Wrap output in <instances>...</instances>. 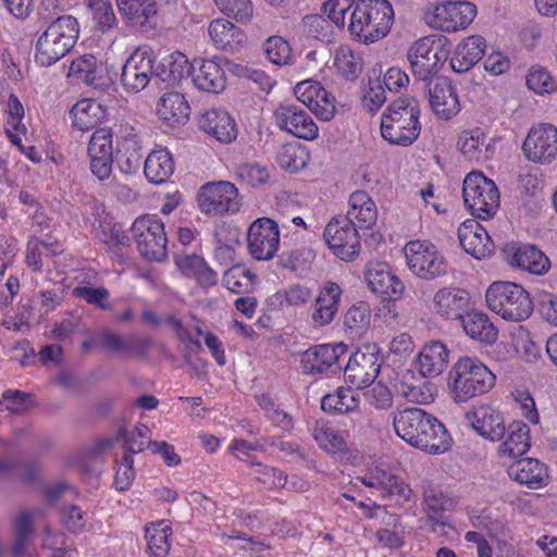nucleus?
<instances>
[{
  "mask_svg": "<svg viewBox=\"0 0 557 557\" xmlns=\"http://www.w3.org/2000/svg\"><path fill=\"white\" fill-rule=\"evenodd\" d=\"M475 14V5L471 2L448 1L425 9L423 20L434 29L450 33L465 29L473 21Z\"/></svg>",
  "mask_w": 557,
  "mask_h": 557,
  "instance_id": "nucleus-10",
  "label": "nucleus"
},
{
  "mask_svg": "<svg viewBox=\"0 0 557 557\" xmlns=\"http://www.w3.org/2000/svg\"><path fill=\"white\" fill-rule=\"evenodd\" d=\"M247 246L250 256L257 261L274 258L280 246L278 224L270 218L255 220L247 233Z\"/></svg>",
  "mask_w": 557,
  "mask_h": 557,
  "instance_id": "nucleus-15",
  "label": "nucleus"
},
{
  "mask_svg": "<svg viewBox=\"0 0 557 557\" xmlns=\"http://www.w3.org/2000/svg\"><path fill=\"white\" fill-rule=\"evenodd\" d=\"M460 321L471 338L485 344H492L497 339V329L486 314L476 311L466 312Z\"/></svg>",
  "mask_w": 557,
  "mask_h": 557,
  "instance_id": "nucleus-43",
  "label": "nucleus"
},
{
  "mask_svg": "<svg viewBox=\"0 0 557 557\" xmlns=\"http://www.w3.org/2000/svg\"><path fill=\"white\" fill-rule=\"evenodd\" d=\"M15 543L13 554L20 556L26 545L28 536L33 532V513L29 510L20 511L14 521Z\"/></svg>",
  "mask_w": 557,
  "mask_h": 557,
  "instance_id": "nucleus-59",
  "label": "nucleus"
},
{
  "mask_svg": "<svg viewBox=\"0 0 557 557\" xmlns=\"http://www.w3.org/2000/svg\"><path fill=\"white\" fill-rule=\"evenodd\" d=\"M382 495L384 497H395L398 503H406L410 500L412 490L399 478L386 474L384 476Z\"/></svg>",
  "mask_w": 557,
  "mask_h": 557,
  "instance_id": "nucleus-64",
  "label": "nucleus"
},
{
  "mask_svg": "<svg viewBox=\"0 0 557 557\" xmlns=\"http://www.w3.org/2000/svg\"><path fill=\"white\" fill-rule=\"evenodd\" d=\"M485 49L486 42L482 36L467 37L455 49L450 60L451 69L457 73L469 71L482 59Z\"/></svg>",
  "mask_w": 557,
  "mask_h": 557,
  "instance_id": "nucleus-35",
  "label": "nucleus"
},
{
  "mask_svg": "<svg viewBox=\"0 0 557 557\" xmlns=\"http://www.w3.org/2000/svg\"><path fill=\"white\" fill-rule=\"evenodd\" d=\"M469 302V293L457 287H443L433 297L434 311L445 320H460Z\"/></svg>",
  "mask_w": 557,
  "mask_h": 557,
  "instance_id": "nucleus-26",
  "label": "nucleus"
},
{
  "mask_svg": "<svg viewBox=\"0 0 557 557\" xmlns=\"http://www.w3.org/2000/svg\"><path fill=\"white\" fill-rule=\"evenodd\" d=\"M371 311L367 304L351 306L344 315V325L352 336H360L370 325Z\"/></svg>",
  "mask_w": 557,
  "mask_h": 557,
  "instance_id": "nucleus-55",
  "label": "nucleus"
},
{
  "mask_svg": "<svg viewBox=\"0 0 557 557\" xmlns=\"http://www.w3.org/2000/svg\"><path fill=\"white\" fill-rule=\"evenodd\" d=\"M449 351L440 341L425 344L418 356V364L423 376H436L448 364Z\"/></svg>",
  "mask_w": 557,
  "mask_h": 557,
  "instance_id": "nucleus-38",
  "label": "nucleus"
},
{
  "mask_svg": "<svg viewBox=\"0 0 557 557\" xmlns=\"http://www.w3.org/2000/svg\"><path fill=\"white\" fill-rule=\"evenodd\" d=\"M442 46L441 37L425 36L409 48L407 59L417 78L426 79L437 72L438 63L445 57Z\"/></svg>",
  "mask_w": 557,
  "mask_h": 557,
  "instance_id": "nucleus-16",
  "label": "nucleus"
},
{
  "mask_svg": "<svg viewBox=\"0 0 557 557\" xmlns=\"http://www.w3.org/2000/svg\"><path fill=\"white\" fill-rule=\"evenodd\" d=\"M342 288L334 282H327L315 298L312 320L317 326L330 324L339 308Z\"/></svg>",
  "mask_w": 557,
  "mask_h": 557,
  "instance_id": "nucleus-33",
  "label": "nucleus"
},
{
  "mask_svg": "<svg viewBox=\"0 0 557 557\" xmlns=\"http://www.w3.org/2000/svg\"><path fill=\"white\" fill-rule=\"evenodd\" d=\"M508 475L516 482L530 488H540L547 479L546 468L539 460L523 458L508 467Z\"/></svg>",
  "mask_w": 557,
  "mask_h": 557,
  "instance_id": "nucleus-36",
  "label": "nucleus"
},
{
  "mask_svg": "<svg viewBox=\"0 0 557 557\" xmlns=\"http://www.w3.org/2000/svg\"><path fill=\"white\" fill-rule=\"evenodd\" d=\"M78 22L72 15H62L52 21L38 37L35 46V61L50 66L65 57L78 38Z\"/></svg>",
  "mask_w": 557,
  "mask_h": 557,
  "instance_id": "nucleus-5",
  "label": "nucleus"
},
{
  "mask_svg": "<svg viewBox=\"0 0 557 557\" xmlns=\"http://www.w3.org/2000/svg\"><path fill=\"white\" fill-rule=\"evenodd\" d=\"M495 381L494 373L479 359L462 357L451 367L447 385L451 399L460 404L486 394Z\"/></svg>",
  "mask_w": 557,
  "mask_h": 557,
  "instance_id": "nucleus-2",
  "label": "nucleus"
},
{
  "mask_svg": "<svg viewBox=\"0 0 557 557\" xmlns=\"http://www.w3.org/2000/svg\"><path fill=\"white\" fill-rule=\"evenodd\" d=\"M144 172L153 184L165 183L174 172V160L166 149L152 150L146 158Z\"/></svg>",
  "mask_w": 557,
  "mask_h": 557,
  "instance_id": "nucleus-42",
  "label": "nucleus"
},
{
  "mask_svg": "<svg viewBox=\"0 0 557 557\" xmlns=\"http://www.w3.org/2000/svg\"><path fill=\"white\" fill-rule=\"evenodd\" d=\"M429 102L433 112L444 120L451 119L460 111L456 89L445 78L430 82Z\"/></svg>",
  "mask_w": 557,
  "mask_h": 557,
  "instance_id": "nucleus-28",
  "label": "nucleus"
},
{
  "mask_svg": "<svg viewBox=\"0 0 557 557\" xmlns=\"http://www.w3.org/2000/svg\"><path fill=\"white\" fill-rule=\"evenodd\" d=\"M394 431L409 445L430 454L449 448V434L434 416L417 407L396 409L392 413Z\"/></svg>",
  "mask_w": 557,
  "mask_h": 557,
  "instance_id": "nucleus-1",
  "label": "nucleus"
},
{
  "mask_svg": "<svg viewBox=\"0 0 557 557\" xmlns=\"http://www.w3.org/2000/svg\"><path fill=\"white\" fill-rule=\"evenodd\" d=\"M507 253L510 265L532 274L542 275L550 268L549 259L533 245H513Z\"/></svg>",
  "mask_w": 557,
  "mask_h": 557,
  "instance_id": "nucleus-30",
  "label": "nucleus"
},
{
  "mask_svg": "<svg viewBox=\"0 0 557 557\" xmlns=\"http://www.w3.org/2000/svg\"><path fill=\"white\" fill-rule=\"evenodd\" d=\"M393 20L394 11L387 0H357L348 29L359 41L371 44L388 34Z\"/></svg>",
  "mask_w": 557,
  "mask_h": 557,
  "instance_id": "nucleus-4",
  "label": "nucleus"
},
{
  "mask_svg": "<svg viewBox=\"0 0 557 557\" xmlns=\"http://www.w3.org/2000/svg\"><path fill=\"white\" fill-rule=\"evenodd\" d=\"M335 65L341 75L347 81H355L363 69V61L359 53L349 47H341L335 54Z\"/></svg>",
  "mask_w": 557,
  "mask_h": 557,
  "instance_id": "nucleus-52",
  "label": "nucleus"
},
{
  "mask_svg": "<svg viewBox=\"0 0 557 557\" xmlns=\"http://www.w3.org/2000/svg\"><path fill=\"white\" fill-rule=\"evenodd\" d=\"M69 74L87 85L98 86L102 77V65L95 55L84 54L72 61Z\"/></svg>",
  "mask_w": 557,
  "mask_h": 557,
  "instance_id": "nucleus-47",
  "label": "nucleus"
},
{
  "mask_svg": "<svg viewBox=\"0 0 557 557\" xmlns=\"http://www.w3.org/2000/svg\"><path fill=\"white\" fill-rule=\"evenodd\" d=\"M276 125L284 132L306 140L318 137L319 128L309 113L298 103L285 101L273 113Z\"/></svg>",
  "mask_w": 557,
  "mask_h": 557,
  "instance_id": "nucleus-18",
  "label": "nucleus"
},
{
  "mask_svg": "<svg viewBox=\"0 0 557 557\" xmlns=\"http://www.w3.org/2000/svg\"><path fill=\"white\" fill-rule=\"evenodd\" d=\"M216 7L227 16L247 23L253 15V8L250 0H214Z\"/></svg>",
  "mask_w": 557,
  "mask_h": 557,
  "instance_id": "nucleus-61",
  "label": "nucleus"
},
{
  "mask_svg": "<svg viewBox=\"0 0 557 557\" xmlns=\"http://www.w3.org/2000/svg\"><path fill=\"white\" fill-rule=\"evenodd\" d=\"M308 160V151L297 143L281 146L276 154V162L280 168L290 173L302 169Z\"/></svg>",
  "mask_w": 557,
  "mask_h": 557,
  "instance_id": "nucleus-49",
  "label": "nucleus"
},
{
  "mask_svg": "<svg viewBox=\"0 0 557 557\" xmlns=\"http://www.w3.org/2000/svg\"><path fill=\"white\" fill-rule=\"evenodd\" d=\"M95 27L101 33L112 29L116 25V16L110 0H86Z\"/></svg>",
  "mask_w": 557,
  "mask_h": 557,
  "instance_id": "nucleus-53",
  "label": "nucleus"
},
{
  "mask_svg": "<svg viewBox=\"0 0 557 557\" xmlns=\"http://www.w3.org/2000/svg\"><path fill=\"white\" fill-rule=\"evenodd\" d=\"M72 295L99 309L106 310L109 308L110 293L106 287L77 286L73 288Z\"/></svg>",
  "mask_w": 557,
  "mask_h": 557,
  "instance_id": "nucleus-63",
  "label": "nucleus"
},
{
  "mask_svg": "<svg viewBox=\"0 0 557 557\" xmlns=\"http://www.w3.org/2000/svg\"><path fill=\"white\" fill-rule=\"evenodd\" d=\"M346 219L361 230H370L377 220V208L373 199L364 190L354 191L348 201Z\"/></svg>",
  "mask_w": 557,
  "mask_h": 557,
  "instance_id": "nucleus-32",
  "label": "nucleus"
},
{
  "mask_svg": "<svg viewBox=\"0 0 557 557\" xmlns=\"http://www.w3.org/2000/svg\"><path fill=\"white\" fill-rule=\"evenodd\" d=\"M321 409L327 413H356L359 410V394L351 387H338L321 399Z\"/></svg>",
  "mask_w": 557,
  "mask_h": 557,
  "instance_id": "nucleus-41",
  "label": "nucleus"
},
{
  "mask_svg": "<svg viewBox=\"0 0 557 557\" xmlns=\"http://www.w3.org/2000/svg\"><path fill=\"white\" fill-rule=\"evenodd\" d=\"M119 12L133 26L145 27L157 14L156 0H115Z\"/></svg>",
  "mask_w": 557,
  "mask_h": 557,
  "instance_id": "nucleus-40",
  "label": "nucleus"
},
{
  "mask_svg": "<svg viewBox=\"0 0 557 557\" xmlns=\"http://www.w3.org/2000/svg\"><path fill=\"white\" fill-rule=\"evenodd\" d=\"M364 278L368 287L385 300H397L404 293V283L385 262L371 261L367 264Z\"/></svg>",
  "mask_w": 557,
  "mask_h": 557,
  "instance_id": "nucleus-23",
  "label": "nucleus"
},
{
  "mask_svg": "<svg viewBox=\"0 0 557 557\" xmlns=\"http://www.w3.org/2000/svg\"><path fill=\"white\" fill-rule=\"evenodd\" d=\"M116 153L122 154L124 150L140 149L139 134L135 126L129 123L115 125Z\"/></svg>",
  "mask_w": 557,
  "mask_h": 557,
  "instance_id": "nucleus-62",
  "label": "nucleus"
},
{
  "mask_svg": "<svg viewBox=\"0 0 557 557\" xmlns=\"http://www.w3.org/2000/svg\"><path fill=\"white\" fill-rule=\"evenodd\" d=\"M487 307L508 321H523L533 312L529 293L511 282H494L486 290Z\"/></svg>",
  "mask_w": 557,
  "mask_h": 557,
  "instance_id": "nucleus-6",
  "label": "nucleus"
},
{
  "mask_svg": "<svg viewBox=\"0 0 557 557\" xmlns=\"http://www.w3.org/2000/svg\"><path fill=\"white\" fill-rule=\"evenodd\" d=\"M458 238L465 251L475 259L485 258L494 250L486 230L474 220H468L459 226Z\"/></svg>",
  "mask_w": 557,
  "mask_h": 557,
  "instance_id": "nucleus-29",
  "label": "nucleus"
},
{
  "mask_svg": "<svg viewBox=\"0 0 557 557\" xmlns=\"http://www.w3.org/2000/svg\"><path fill=\"white\" fill-rule=\"evenodd\" d=\"M312 435L318 445L333 455L344 454L347 450L346 437L343 432L335 430L325 422H315Z\"/></svg>",
  "mask_w": 557,
  "mask_h": 557,
  "instance_id": "nucleus-45",
  "label": "nucleus"
},
{
  "mask_svg": "<svg viewBox=\"0 0 557 557\" xmlns=\"http://www.w3.org/2000/svg\"><path fill=\"white\" fill-rule=\"evenodd\" d=\"M485 143L484 132L480 127L465 129L458 138V148L468 159H479Z\"/></svg>",
  "mask_w": 557,
  "mask_h": 557,
  "instance_id": "nucleus-57",
  "label": "nucleus"
},
{
  "mask_svg": "<svg viewBox=\"0 0 557 557\" xmlns=\"http://www.w3.org/2000/svg\"><path fill=\"white\" fill-rule=\"evenodd\" d=\"M422 510L428 516L429 530L441 535H448L446 528L454 532V528L444 520V512L455 508L456 502L442 488L429 479L421 482Z\"/></svg>",
  "mask_w": 557,
  "mask_h": 557,
  "instance_id": "nucleus-12",
  "label": "nucleus"
},
{
  "mask_svg": "<svg viewBox=\"0 0 557 557\" xmlns=\"http://www.w3.org/2000/svg\"><path fill=\"white\" fill-rule=\"evenodd\" d=\"M113 134L110 128L96 129L88 144L87 153L91 173L101 182L108 180L113 164Z\"/></svg>",
  "mask_w": 557,
  "mask_h": 557,
  "instance_id": "nucleus-22",
  "label": "nucleus"
},
{
  "mask_svg": "<svg viewBox=\"0 0 557 557\" xmlns=\"http://www.w3.org/2000/svg\"><path fill=\"white\" fill-rule=\"evenodd\" d=\"M197 202L200 211L209 216L234 214L242 206L238 188L227 181L203 184L197 193Z\"/></svg>",
  "mask_w": 557,
  "mask_h": 557,
  "instance_id": "nucleus-9",
  "label": "nucleus"
},
{
  "mask_svg": "<svg viewBox=\"0 0 557 557\" xmlns=\"http://www.w3.org/2000/svg\"><path fill=\"white\" fill-rule=\"evenodd\" d=\"M174 262L184 275L195 277L202 287L216 285L218 273L197 253L177 252Z\"/></svg>",
  "mask_w": 557,
  "mask_h": 557,
  "instance_id": "nucleus-34",
  "label": "nucleus"
},
{
  "mask_svg": "<svg viewBox=\"0 0 557 557\" xmlns=\"http://www.w3.org/2000/svg\"><path fill=\"white\" fill-rule=\"evenodd\" d=\"M347 350L343 343L311 346L300 356L302 372L311 375L336 373L342 370L341 359L347 355Z\"/></svg>",
  "mask_w": 557,
  "mask_h": 557,
  "instance_id": "nucleus-19",
  "label": "nucleus"
},
{
  "mask_svg": "<svg viewBox=\"0 0 557 557\" xmlns=\"http://www.w3.org/2000/svg\"><path fill=\"white\" fill-rule=\"evenodd\" d=\"M190 71L186 57L181 52H174L164 57L158 65L153 66V75L160 81L175 85Z\"/></svg>",
  "mask_w": 557,
  "mask_h": 557,
  "instance_id": "nucleus-44",
  "label": "nucleus"
},
{
  "mask_svg": "<svg viewBox=\"0 0 557 557\" xmlns=\"http://www.w3.org/2000/svg\"><path fill=\"white\" fill-rule=\"evenodd\" d=\"M381 369L379 348L375 344H367L351 355L345 366L346 382L357 389L374 382Z\"/></svg>",
  "mask_w": 557,
  "mask_h": 557,
  "instance_id": "nucleus-14",
  "label": "nucleus"
},
{
  "mask_svg": "<svg viewBox=\"0 0 557 557\" xmlns=\"http://www.w3.org/2000/svg\"><path fill=\"white\" fill-rule=\"evenodd\" d=\"M357 226L345 216L333 219L325 227L323 237L333 253L344 261L354 260L360 251Z\"/></svg>",
  "mask_w": 557,
  "mask_h": 557,
  "instance_id": "nucleus-13",
  "label": "nucleus"
},
{
  "mask_svg": "<svg viewBox=\"0 0 557 557\" xmlns=\"http://www.w3.org/2000/svg\"><path fill=\"white\" fill-rule=\"evenodd\" d=\"M530 428L522 421H513L506 426L504 442L499 446L502 457L517 458L530 448Z\"/></svg>",
  "mask_w": 557,
  "mask_h": 557,
  "instance_id": "nucleus-39",
  "label": "nucleus"
},
{
  "mask_svg": "<svg viewBox=\"0 0 557 557\" xmlns=\"http://www.w3.org/2000/svg\"><path fill=\"white\" fill-rule=\"evenodd\" d=\"M7 112L9 116L5 123V134L13 145L21 146L20 135L26 133V126L22 123L24 117V108L17 97L13 94L9 96Z\"/></svg>",
  "mask_w": 557,
  "mask_h": 557,
  "instance_id": "nucleus-48",
  "label": "nucleus"
},
{
  "mask_svg": "<svg viewBox=\"0 0 557 557\" xmlns=\"http://www.w3.org/2000/svg\"><path fill=\"white\" fill-rule=\"evenodd\" d=\"M235 173L238 180L251 187L263 185L270 178L267 166L258 163H242L237 165Z\"/></svg>",
  "mask_w": 557,
  "mask_h": 557,
  "instance_id": "nucleus-60",
  "label": "nucleus"
},
{
  "mask_svg": "<svg viewBox=\"0 0 557 557\" xmlns=\"http://www.w3.org/2000/svg\"><path fill=\"white\" fill-rule=\"evenodd\" d=\"M250 474L270 490L283 488L288 483L287 475L277 468L263 465L257 460L250 461Z\"/></svg>",
  "mask_w": 557,
  "mask_h": 557,
  "instance_id": "nucleus-54",
  "label": "nucleus"
},
{
  "mask_svg": "<svg viewBox=\"0 0 557 557\" xmlns=\"http://www.w3.org/2000/svg\"><path fill=\"white\" fill-rule=\"evenodd\" d=\"M194 85L207 92L220 94L225 89L226 76L219 63L213 60H194L190 64Z\"/></svg>",
  "mask_w": 557,
  "mask_h": 557,
  "instance_id": "nucleus-27",
  "label": "nucleus"
},
{
  "mask_svg": "<svg viewBox=\"0 0 557 557\" xmlns=\"http://www.w3.org/2000/svg\"><path fill=\"white\" fill-rule=\"evenodd\" d=\"M73 126L79 131H88L100 120L101 104L91 100L77 102L70 111Z\"/></svg>",
  "mask_w": 557,
  "mask_h": 557,
  "instance_id": "nucleus-51",
  "label": "nucleus"
},
{
  "mask_svg": "<svg viewBox=\"0 0 557 557\" xmlns=\"http://www.w3.org/2000/svg\"><path fill=\"white\" fill-rule=\"evenodd\" d=\"M525 158L534 163H550L557 156V128L552 124L533 126L523 141Z\"/></svg>",
  "mask_w": 557,
  "mask_h": 557,
  "instance_id": "nucleus-20",
  "label": "nucleus"
},
{
  "mask_svg": "<svg viewBox=\"0 0 557 557\" xmlns=\"http://www.w3.org/2000/svg\"><path fill=\"white\" fill-rule=\"evenodd\" d=\"M208 33L215 48L226 52L239 51L246 42L244 32L224 18L212 21L208 27Z\"/></svg>",
  "mask_w": 557,
  "mask_h": 557,
  "instance_id": "nucleus-31",
  "label": "nucleus"
},
{
  "mask_svg": "<svg viewBox=\"0 0 557 557\" xmlns=\"http://www.w3.org/2000/svg\"><path fill=\"white\" fill-rule=\"evenodd\" d=\"M529 89L537 95L553 94L557 90V82L547 69L535 65L529 70L527 75Z\"/></svg>",
  "mask_w": 557,
  "mask_h": 557,
  "instance_id": "nucleus-56",
  "label": "nucleus"
},
{
  "mask_svg": "<svg viewBox=\"0 0 557 557\" xmlns=\"http://www.w3.org/2000/svg\"><path fill=\"white\" fill-rule=\"evenodd\" d=\"M409 270L420 278L434 280L446 273V261L435 245L425 240H411L404 247Z\"/></svg>",
  "mask_w": 557,
  "mask_h": 557,
  "instance_id": "nucleus-11",
  "label": "nucleus"
},
{
  "mask_svg": "<svg viewBox=\"0 0 557 557\" xmlns=\"http://www.w3.org/2000/svg\"><path fill=\"white\" fill-rule=\"evenodd\" d=\"M200 128L223 144H230L237 137V127L233 116L224 109L211 108L199 117Z\"/></svg>",
  "mask_w": 557,
  "mask_h": 557,
  "instance_id": "nucleus-25",
  "label": "nucleus"
},
{
  "mask_svg": "<svg viewBox=\"0 0 557 557\" xmlns=\"http://www.w3.org/2000/svg\"><path fill=\"white\" fill-rule=\"evenodd\" d=\"M171 527L163 520L151 523L146 528V539L152 557H165L171 548Z\"/></svg>",
  "mask_w": 557,
  "mask_h": 557,
  "instance_id": "nucleus-46",
  "label": "nucleus"
},
{
  "mask_svg": "<svg viewBox=\"0 0 557 557\" xmlns=\"http://www.w3.org/2000/svg\"><path fill=\"white\" fill-rule=\"evenodd\" d=\"M264 52L269 61L276 65H288L293 61L292 48L281 36L269 37L264 42Z\"/></svg>",
  "mask_w": 557,
  "mask_h": 557,
  "instance_id": "nucleus-58",
  "label": "nucleus"
},
{
  "mask_svg": "<svg viewBox=\"0 0 557 557\" xmlns=\"http://www.w3.org/2000/svg\"><path fill=\"white\" fill-rule=\"evenodd\" d=\"M132 233L141 257L149 261H163L168 256V238L163 222L157 215L137 218Z\"/></svg>",
  "mask_w": 557,
  "mask_h": 557,
  "instance_id": "nucleus-8",
  "label": "nucleus"
},
{
  "mask_svg": "<svg viewBox=\"0 0 557 557\" xmlns=\"http://www.w3.org/2000/svg\"><path fill=\"white\" fill-rule=\"evenodd\" d=\"M256 275L243 265H233L224 272L223 284L234 294H247L253 289Z\"/></svg>",
  "mask_w": 557,
  "mask_h": 557,
  "instance_id": "nucleus-50",
  "label": "nucleus"
},
{
  "mask_svg": "<svg viewBox=\"0 0 557 557\" xmlns=\"http://www.w3.org/2000/svg\"><path fill=\"white\" fill-rule=\"evenodd\" d=\"M462 196L466 207L479 219H490L498 210V188L492 180L480 172H471L466 176Z\"/></svg>",
  "mask_w": 557,
  "mask_h": 557,
  "instance_id": "nucleus-7",
  "label": "nucleus"
},
{
  "mask_svg": "<svg viewBox=\"0 0 557 557\" xmlns=\"http://www.w3.org/2000/svg\"><path fill=\"white\" fill-rule=\"evenodd\" d=\"M157 114L168 125L174 127L185 124L190 114V107L180 92L164 94L157 104Z\"/></svg>",
  "mask_w": 557,
  "mask_h": 557,
  "instance_id": "nucleus-37",
  "label": "nucleus"
},
{
  "mask_svg": "<svg viewBox=\"0 0 557 557\" xmlns=\"http://www.w3.org/2000/svg\"><path fill=\"white\" fill-rule=\"evenodd\" d=\"M419 102L411 97L391 102L381 119L382 137L393 145L410 146L419 137Z\"/></svg>",
  "mask_w": 557,
  "mask_h": 557,
  "instance_id": "nucleus-3",
  "label": "nucleus"
},
{
  "mask_svg": "<svg viewBox=\"0 0 557 557\" xmlns=\"http://www.w3.org/2000/svg\"><path fill=\"white\" fill-rule=\"evenodd\" d=\"M298 101L308 107L321 121H331L336 112L335 97L319 82L304 81L294 89Z\"/></svg>",
  "mask_w": 557,
  "mask_h": 557,
  "instance_id": "nucleus-21",
  "label": "nucleus"
},
{
  "mask_svg": "<svg viewBox=\"0 0 557 557\" xmlns=\"http://www.w3.org/2000/svg\"><path fill=\"white\" fill-rule=\"evenodd\" d=\"M154 57L148 46L137 48L125 61L121 84L128 92L137 94L143 90L153 75Z\"/></svg>",
  "mask_w": 557,
  "mask_h": 557,
  "instance_id": "nucleus-17",
  "label": "nucleus"
},
{
  "mask_svg": "<svg viewBox=\"0 0 557 557\" xmlns=\"http://www.w3.org/2000/svg\"><path fill=\"white\" fill-rule=\"evenodd\" d=\"M466 420L482 437L492 442L503 440L506 433L504 418L488 405H479L466 413Z\"/></svg>",
  "mask_w": 557,
  "mask_h": 557,
  "instance_id": "nucleus-24",
  "label": "nucleus"
}]
</instances>
